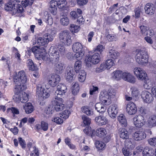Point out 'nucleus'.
<instances>
[{
    "label": "nucleus",
    "mask_w": 156,
    "mask_h": 156,
    "mask_svg": "<svg viewBox=\"0 0 156 156\" xmlns=\"http://www.w3.org/2000/svg\"><path fill=\"white\" fill-rule=\"evenodd\" d=\"M13 82L16 84L14 92L18 93L25 90L26 87L25 84L27 83V79L25 73L22 70L18 73H15L13 76Z\"/></svg>",
    "instance_id": "nucleus-1"
},
{
    "label": "nucleus",
    "mask_w": 156,
    "mask_h": 156,
    "mask_svg": "<svg viewBox=\"0 0 156 156\" xmlns=\"http://www.w3.org/2000/svg\"><path fill=\"white\" fill-rule=\"evenodd\" d=\"M20 1H14L12 2H9L6 3L5 6V9L9 11H12L13 14L16 13H22L23 11V9L19 3Z\"/></svg>",
    "instance_id": "nucleus-2"
},
{
    "label": "nucleus",
    "mask_w": 156,
    "mask_h": 156,
    "mask_svg": "<svg viewBox=\"0 0 156 156\" xmlns=\"http://www.w3.org/2000/svg\"><path fill=\"white\" fill-rule=\"evenodd\" d=\"M134 72L139 80H145L144 85V87L146 89H150L151 86V84L149 80H145L147 75L145 72L140 68L136 67L134 69Z\"/></svg>",
    "instance_id": "nucleus-3"
},
{
    "label": "nucleus",
    "mask_w": 156,
    "mask_h": 156,
    "mask_svg": "<svg viewBox=\"0 0 156 156\" xmlns=\"http://www.w3.org/2000/svg\"><path fill=\"white\" fill-rule=\"evenodd\" d=\"M136 59L139 64L142 65L146 64L148 59L147 51L145 49L139 50L136 55Z\"/></svg>",
    "instance_id": "nucleus-4"
},
{
    "label": "nucleus",
    "mask_w": 156,
    "mask_h": 156,
    "mask_svg": "<svg viewBox=\"0 0 156 156\" xmlns=\"http://www.w3.org/2000/svg\"><path fill=\"white\" fill-rule=\"evenodd\" d=\"M66 4L65 0H57L56 1H52L49 8V11L52 14L55 15L57 13L58 6L59 8H62L65 6Z\"/></svg>",
    "instance_id": "nucleus-5"
},
{
    "label": "nucleus",
    "mask_w": 156,
    "mask_h": 156,
    "mask_svg": "<svg viewBox=\"0 0 156 156\" xmlns=\"http://www.w3.org/2000/svg\"><path fill=\"white\" fill-rule=\"evenodd\" d=\"M59 37L60 41L63 44L68 46L72 43L71 34L68 30L61 31L59 34Z\"/></svg>",
    "instance_id": "nucleus-6"
},
{
    "label": "nucleus",
    "mask_w": 156,
    "mask_h": 156,
    "mask_svg": "<svg viewBox=\"0 0 156 156\" xmlns=\"http://www.w3.org/2000/svg\"><path fill=\"white\" fill-rule=\"evenodd\" d=\"M100 56L98 53H96L93 55L87 56L86 59V65L89 67L91 66V63L96 64L100 61Z\"/></svg>",
    "instance_id": "nucleus-7"
},
{
    "label": "nucleus",
    "mask_w": 156,
    "mask_h": 156,
    "mask_svg": "<svg viewBox=\"0 0 156 156\" xmlns=\"http://www.w3.org/2000/svg\"><path fill=\"white\" fill-rule=\"evenodd\" d=\"M51 102L56 111H61L63 109L64 106L62 104L63 101L62 98L54 97L52 99Z\"/></svg>",
    "instance_id": "nucleus-8"
},
{
    "label": "nucleus",
    "mask_w": 156,
    "mask_h": 156,
    "mask_svg": "<svg viewBox=\"0 0 156 156\" xmlns=\"http://www.w3.org/2000/svg\"><path fill=\"white\" fill-rule=\"evenodd\" d=\"M36 93L39 99L41 101H43L50 96V94L45 90L41 85H39L37 86Z\"/></svg>",
    "instance_id": "nucleus-9"
},
{
    "label": "nucleus",
    "mask_w": 156,
    "mask_h": 156,
    "mask_svg": "<svg viewBox=\"0 0 156 156\" xmlns=\"http://www.w3.org/2000/svg\"><path fill=\"white\" fill-rule=\"evenodd\" d=\"M67 87L63 84H59L57 86V90L55 93V97L61 98L66 91Z\"/></svg>",
    "instance_id": "nucleus-10"
},
{
    "label": "nucleus",
    "mask_w": 156,
    "mask_h": 156,
    "mask_svg": "<svg viewBox=\"0 0 156 156\" xmlns=\"http://www.w3.org/2000/svg\"><path fill=\"white\" fill-rule=\"evenodd\" d=\"M21 91L18 92V93L14 92L15 95L13 96V99H15L16 101H20L21 102L25 103L27 102L28 101V95L25 92H23L21 95V97L19 95Z\"/></svg>",
    "instance_id": "nucleus-11"
},
{
    "label": "nucleus",
    "mask_w": 156,
    "mask_h": 156,
    "mask_svg": "<svg viewBox=\"0 0 156 156\" xmlns=\"http://www.w3.org/2000/svg\"><path fill=\"white\" fill-rule=\"evenodd\" d=\"M134 125L137 127H141L145 123L146 120L144 117L141 115H139L136 116L133 119Z\"/></svg>",
    "instance_id": "nucleus-12"
},
{
    "label": "nucleus",
    "mask_w": 156,
    "mask_h": 156,
    "mask_svg": "<svg viewBox=\"0 0 156 156\" xmlns=\"http://www.w3.org/2000/svg\"><path fill=\"white\" fill-rule=\"evenodd\" d=\"M60 80L59 76L56 74H52L50 75L48 79L49 84L53 87H55Z\"/></svg>",
    "instance_id": "nucleus-13"
},
{
    "label": "nucleus",
    "mask_w": 156,
    "mask_h": 156,
    "mask_svg": "<svg viewBox=\"0 0 156 156\" xmlns=\"http://www.w3.org/2000/svg\"><path fill=\"white\" fill-rule=\"evenodd\" d=\"M49 54L51 60L59 59L60 55L57 49L54 46H51L49 50Z\"/></svg>",
    "instance_id": "nucleus-14"
},
{
    "label": "nucleus",
    "mask_w": 156,
    "mask_h": 156,
    "mask_svg": "<svg viewBox=\"0 0 156 156\" xmlns=\"http://www.w3.org/2000/svg\"><path fill=\"white\" fill-rule=\"evenodd\" d=\"M141 96L144 101L147 103H151L154 100V98L152 94L147 91H143Z\"/></svg>",
    "instance_id": "nucleus-15"
},
{
    "label": "nucleus",
    "mask_w": 156,
    "mask_h": 156,
    "mask_svg": "<svg viewBox=\"0 0 156 156\" xmlns=\"http://www.w3.org/2000/svg\"><path fill=\"white\" fill-rule=\"evenodd\" d=\"M122 78L125 81L131 83H134L136 81L134 77L127 72H125L122 73Z\"/></svg>",
    "instance_id": "nucleus-16"
},
{
    "label": "nucleus",
    "mask_w": 156,
    "mask_h": 156,
    "mask_svg": "<svg viewBox=\"0 0 156 156\" xmlns=\"http://www.w3.org/2000/svg\"><path fill=\"white\" fill-rule=\"evenodd\" d=\"M118 109L117 105H113L110 106L108 108V112L109 115L112 118H115L118 113Z\"/></svg>",
    "instance_id": "nucleus-17"
},
{
    "label": "nucleus",
    "mask_w": 156,
    "mask_h": 156,
    "mask_svg": "<svg viewBox=\"0 0 156 156\" xmlns=\"http://www.w3.org/2000/svg\"><path fill=\"white\" fill-rule=\"evenodd\" d=\"M59 59L51 60V61L54 65L55 69L57 73H61L64 69L63 64L58 62Z\"/></svg>",
    "instance_id": "nucleus-18"
},
{
    "label": "nucleus",
    "mask_w": 156,
    "mask_h": 156,
    "mask_svg": "<svg viewBox=\"0 0 156 156\" xmlns=\"http://www.w3.org/2000/svg\"><path fill=\"white\" fill-rule=\"evenodd\" d=\"M146 136L145 133L143 131H137L133 134V137L136 141H140L145 139Z\"/></svg>",
    "instance_id": "nucleus-19"
},
{
    "label": "nucleus",
    "mask_w": 156,
    "mask_h": 156,
    "mask_svg": "<svg viewBox=\"0 0 156 156\" xmlns=\"http://www.w3.org/2000/svg\"><path fill=\"white\" fill-rule=\"evenodd\" d=\"M126 112L130 115L135 114L137 111L136 106L133 103H129L126 106Z\"/></svg>",
    "instance_id": "nucleus-20"
},
{
    "label": "nucleus",
    "mask_w": 156,
    "mask_h": 156,
    "mask_svg": "<svg viewBox=\"0 0 156 156\" xmlns=\"http://www.w3.org/2000/svg\"><path fill=\"white\" fill-rule=\"evenodd\" d=\"M116 94V90L113 89H109L108 90L107 95H106V96L108 97V100L106 99H103L102 102L105 105H108L109 104L107 103V101L109 100V98H114L115 97V96Z\"/></svg>",
    "instance_id": "nucleus-21"
},
{
    "label": "nucleus",
    "mask_w": 156,
    "mask_h": 156,
    "mask_svg": "<svg viewBox=\"0 0 156 156\" xmlns=\"http://www.w3.org/2000/svg\"><path fill=\"white\" fill-rule=\"evenodd\" d=\"M145 12L147 14L151 15L154 14L155 11V8L154 5L151 3H148L146 4L144 7Z\"/></svg>",
    "instance_id": "nucleus-22"
},
{
    "label": "nucleus",
    "mask_w": 156,
    "mask_h": 156,
    "mask_svg": "<svg viewBox=\"0 0 156 156\" xmlns=\"http://www.w3.org/2000/svg\"><path fill=\"white\" fill-rule=\"evenodd\" d=\"M95 121L100 126L105 125L108 122V120L103 115L96 117L95 119Z\"/></svg>",
    "instance_id": "nucleus-23"
},
{
    "label": "nucleus",
    "mask_w": 156,
    "mask_h": 156,
    "mask_svg": "<svg viewBox=\"0 0 156 156\" xmlns=\"http://www.w3.org/2000/svg\"><path fill=\"white\" fill-rule=\"evenodd\" d=\"M147 126L150 127L156 126V115H153L150 117L147 122Z\"/></svg>",
    "instance_id": "nucleus-24"
},
{
    "label": "nucleus",
    "mask_w": 156,
    "mask_h": 156,
    "mask_svg": "<svg viewBox=\"0 0 156 156\" xmlns=\"http://www.w3.org/2000/svg\"><path fill=\"white\" fill-rule=\"evenodd\" d=\"M72 48L73 51L75 52L83 51L82 45L78 42H76L73 45Z\"/></svg>",
    "instance_id": "nucleus-25"
},
{
    "label": "nucleus",
    "mask_w": 156,
    "mask_h": 156,
    "mask_svg": "<svg viewBox=\"0 0 156 156\" xmlns=\"http://www.w3.org/2000/svg\"><path fill=\"white\" fill-rule=\"evenodd\" d=\"M31 51L35 54H39V55L40 56V55H41V53H42L43 52H45L46 51L43 47L40 48L36 46H35L31 48V49L30 50V51Z\"/></svg>",
    "instance_id": "nucleus-26"
},
{
    "label": "nucleus",
    "mask_w": 156,
    "mask_h": 156,
    "mask_svg": "<svg viewBox=\"0 0 156 156\" xmlns=\"http://www.w3.org/2000/svg\"><path fill=\"white\" fill-rule=\"evenodd\" d=\"M23 108L27 114L32 113L34 110V106L30 103H28L25 104L23 106Z\"/></svg>",
    "instance_id": "nucleus-27"
},
{
    "label": "nucleus",
    "mask_w": 156,
    "mask_h": 156,
    "mask_svg": "<svg viewBox=\"0 0 156 156\" xmlns=\"http://www.w3.org/2000/svg\"><path fill=\"white\" fill-rule=\"evenodd\" d=\"M119 133L120 137L123 139H127L129 137L128 132L125 129L120 128L119 129Z\"/></svg>",
    "instance_id": "nucleus-28"
},
{
    "label": "nucleus",
    "mask_w": 156,
    "mask_h": 156,
    "mask_svg": "<svg viewBox=\"0 0 156 156\" xmlns=\"http://www.w3.org/2000/svg\"><path fill=\"white\" fill-rule=\"evenodd\" d=\"M153 149L146 147L144 149L143 151V156H153L154 154Z\"/></svg>",
    "instance_id": "nucleus-29"
},
{
    "label": "nucleus",
    "mask_w": 156,
    "mask_h": 156,
    "mask_svg": "<svg viewBox=\"0 0 156 156\" xmlns=\"http://www.w3.org/2000/svg\"><path fill=\"white\" fill-rule=\"evenodd\" d=\"M81 111L82 112L86 114L87 115H94V116H95L93 112L91 110L90 108L87 106L83 107L81 108Z\"/></svg>",
    "instance_id": "nucleus-30"
},
{
    "label": "nucleus",
    "mask_w": 156,
    "mask_h": 156,
    "mask_svg": "<svg viewBox=\"0 0 156 156\" xmlns=\"http://www.w3.org/2000/svg\"><path fill=\"white\" fill-rule=\"evenodd\" d=\"M122 71L117 70L114 72L112 74L113 79L117 80H120L122 77Z\"/></svg>",
    "instance_id": "nucleus-31"
},
{
    "label": "nucleus",
    "mask_w": 156,
    "mask_h": 156,
    "mask_svg": "<svg viewBox=\"0 0 156 156\" xmlns=\"http://www.w3.org/2000/svg\"><path fill=\"white\" fill-rule=\"evenodd\" d=\"M118 119L119 122L123 127H126L127 125V122L125 116L122 114L120 115L118 117Z\"/></svg>",
    "instance_id": "nucleus-32"
},
{
    "label": "nucleus",
    "mask_w": 156,
    "mask_h": 156,
    "mask_svg": "<svg viewBox=\"0 0 156 156\" xmlns=\"http://www.w3.org/2000/svg\"><path fill=\"white\" fill-rule=\"evenodd\" d=\"M96 135L100 137H103L106 134V130L103 128L97 129L96 131Z\"/></svg>",
    "instance_id": "nucleus-33"
},
{
    "label": "nucleus",
    "mask_w": 156,
    "mask_h": 156,
    "mask_svg": "<svg viewBox=\"0 0 156 156\" xmlns=\"http://www.w3.org/2000/svg\"><path fill=\"white\" fill-rule=\"evenodd\" d=\"M109 55L110 57L113 59H117L119 56V54L117 51L111 49L109 52Z\"/></svg>",
    "instance_id": "nucleus-34"
},
{
    "label": "nucleus",
    "mask_w": 156,
    "mask_h": 156,
    "mask_svg": "<svg viewBox=\"0 0 156 156\" xmlns=\"http://www.w3.org/2000/svg\"><path fill=\"white\" fill-rule=\"evenodd\" d=\"M69 20L66 16L62 15L60 20V23L63 26H67L69 23Z\"/></svg>",
    "instance_id": "nucleus-35"
},
{
    "label": "nucleus",
    "mask_w": 156,
    "mask_h": 156,
    "mask_svg": "<svg viewBox=\"0 0 156 156\" xmlns=\"http://www.w3.org/2000/svg\"><path fill=\"white\" fill-rule=\"evenodd\" d=\"M80 89L79 86L77 83H75L73 86L72 92L73 94L74 95H76L79 91Z\"/></svg>",
    "instance_id": "nucleus-36"
},
{
    "label": "nucleus",
    "mask_w": 156,
    "mask_h": 156,
    "mask_svg": "<svg viewBox=\"0 0 156 156\" xmlns=\"http://www.w3.org/2000/svg\"><path fill=\"white\" fill-rule=\"evenodd\" d=\"M27 66H28L30 70L34 71L37 68L32 61L31 59H28L27 62Z\"/></svg>",
    "instance_id": "nucleus-37"
},
{
    "label": "nucleus",
    "mask_w": 156,
    "mask_h": 156,
    "mask_svg": "<svg viewBox=\"0 0 156 156\" xmlns=\"http://www.w3.org/2000/svg\"><path fill=\"white\" fill-rule=\"evenodd\" d=\"M82 66V62L80 60L76 61L74 65V69L76 73L79 72Z\"/></svg>",
    "instance_id": "nucleus-38"
},
{
    "label": "nucleus",
    "mask_w": 156,
    "mask_h": 156,
    "mask_svg": "<svg viewBox=\"0 0 156 156\" xmlns=\"http://www.w3.org/2000/svg\"><path fill=\"white\" fill-rule=\"evenodd\" d=\"M82 119L83 120V122L85 126H88L90 123V119L86 115H83L82 116Z\"/></svg>",
    "instance_id": "nucleus-39"
},
{
    "label": "nucleus",
    "mask_w": 156,
    "mask_h": 156,
    "mask_svg": "<svg viewBox=\"0 0 156 156\" xmlns=\"http://www.w3.org/2000/svg\"><path fill=\"white\" fill-rule=\"evenodd\" d=\"M95 146L98 149L103 150L105 147V145L101 141H97L95 142Z\"/></svg>",
    "instance_id": "nucleus-40"
},
{
    "label": "nucleus",
    "mask_w": 156,
    "mask_h": 156,
    "mask_svg": "<svg viewBox=\"0 0 156 156\" xmlns=\"http://www.w3.org/2000/svg\"><path fill=\"white\" fill-rule=\"evenodd\" d=\"M74 75V72L73 71V68L70 66H68L67 67L65 75L69 76H73Z\"/></svg>",
    "instance_id": "nucleus-41"
},
{
    "label": "nucleus",
    "mask_w": 156,
    "mask_h": 156,
    "mask_svg": "<svg viewBox=\"0 0 156 156\" xmlns=\"http://www.w3.org/2000/svg\"><path fill=\"white\" fill-rule=\"evenodd\" d=\"M105 63L107 68V69H109L115 65V63L111 59H107L105 62Z\"/></svg>",
    "instance_id": "nucleus-42"
},
{
    "label": "nucleus",
    "mask_w": 156,
    "mask_h": 156,
    "mask_svg": "<svg viewBox=\"0 0 156 156\" xmlns=\"http://www.w3.org/2000/svg\"><path fill=\"white\" fill-rule=\"evenodd\" d=\"M106 69H107V68L105 63H103L101 64L99 67L96 68V71L97 72L100 73L105 70Z\"/></svg>",
    "instance_id": "nucleus-43"
},
{
    "label": "nucleus",
    "mask_w": 156,
    "mask_h": 156,
    "mask_svg": "<svg viewBox=\"0 0 156 156\" xmlns=\"http://www.w3.org/2000/svg\"><path fill=\"white\" fill-rule=\"evenodd\" d=\"M80 27L71 24L70 26V30L72 33H76L80 30Z\"/></svg>",
    "instance_id": "nucleus-44"
},
{
    "label": "nucleus",
    "mask_w": 156,
    "mask_h": 156,
    "mask_svg": "<svg viewBox=\"0 0 156 156\" xmlns=\"http://www.w3.org/2000/svg\"><path fill=\"white\" fill-rule=\"evenodd\" d=\"M44 37L47 44L50 41H52L54 38V37L52 35L48 34H45Z\"/></svg>",
    "instance_id": "nucleus-45"
},
{
    "label": "nucleus",
    "mask_w": 156,
    "mask_h": 156,
    "mask_svg": "<svg viewBox=\"0 0 156 156\" xmlns=\"http://www.w3.org/2000/svg\"><path fill=\"white\" fill-rule=\"evenodd\" d=\"M7 112H10L13 114H18L19 112L18 110L15 107H12L11 108H9L7 110Z\"/></svg>",
    "instance_id": "nucleus-46"
},
{
    "label": "nucleus",
    "mask_w": 156,
    "mask_h": 156,
    "mask_svg": "<svg viewBox=\"0 0 156 156\" xmlns=\"http://www.w3.org/2000/svg\"><path fill=\"white\" fill-rule=\"evenodd\" d=\"M132 94L133 96H137L139 94V91L137 88L135 87H133L131 88Z\"/></svg>",
    "instance_id": "nucleus-47"
},
{
    "label": "nucleus",
    "mask_w": 156,
    "mask_h": 156,
    "mask_svg": "<svg viewBox=\"0 0 156 156\" xmlns=\"http://www.w3.org/2000/svg\"><path fill=\"white\" fill-rule=\"evenodd\" d=\"M70 114V112L68 110H65L61 115H62L60 116L63 118L66 119L68 118Z\"/></svg>",
    "instance_id": "nucleus-48"
},
{
    "label": "nucleus",
    "mask_w": 156,
    "mask_h": 156,
    "mask_svg": "<svg viewBox=\"0 0 156 156\" xmlns=\"http://www.w3.org/2000/svg\"><path fill=\"white\" fill-rule=\"evenodd\" d=\"M33 3V0H25V1H23L21 2L22 5L25 7L28 5H31Z\"/></svg>",
    "instance_id": "nucleus-49"
},
{
    "label": "nucleus",
    "mask_w": 156,
    "mask_h": 156,
    "mask_svg": "<svg viewBox=\"0 0 156 156\" xmlns=\"http://www.w3.org/2000/svg\"><path fill=\"white\" fill-rule=\"evenodd\" d=\"M41 129L44 131H47L48 129V124L44 121L41 122Z\"/></svg>",
    "instance_id": "nucleus-50"
},
{
    "label": "nucleus",
    "mask_w": 156,
    "mask_h": 156,
    "mask_svg": "<svg viewBox=\"0 0 156 156\" xmlns=\"http://www.w3.org/2000/svg\"><path fill=\"white\" fill-rule=\"evenodd\" d=\"M45 41H46L44 37L43 38L40 37L37 40V43L39 45L43 46L47 44Z\"/></svg>",
    "instance_id": "nucleus-51"
},
{
    "label": "nucleus",
    "mask_w": 156,
    "mask_h": 156,
    "mask_svg": "<svg viewBox=\"0 0 156 156\" xmlns=\"http://www.w3.org/2000/svg\"><path fill=\"white\" fill-rule=\"evenodd\" d=\"M52 108L51 107V106L49 105L45 108L44 110V112L46 114L49 115L52 114Z\"/></svg>",
    "instance_id": "nucleus-52"
},
{
    "label": "nucleus",
    "mask_w": 156,
    "mask_h": 156,
    "mask_svg": "<svg viewBox=\"0 0 156 156\" xmlns=\"http://www.w3.org/2000/svg\"><path fill=\"white\" fill-rule=\"evenodd\" d=\"M76 53L74 55V58H78L80 60L82 58V56L83 55V51H80V52H76Z\"/></svg>",
    "instance_id": "nucleus-53"
},
{
    "label": "nucleus",
    "mask_w": 156,
    "mask_h": 156,
    "mask_svg": "<svg viewBox=\"0 0 156 156\" xmlns=\"http://www.w3.org/2000/svg\"><path fill=\"white\" fill-rule=\"evenodd\" d=\"M34 150L30 154L31 156H39V152L37 148L35 147H33Z\"/></svg>",
    "instance_id": "nucleus-54"
},
{
    "label": "nucleus",
    "mask_w": 156,
    "mask_h": 156,
    "mask_svg": "<svg viewBox=\"0 0 156 156\" xmlns=\"http://www.w3.org/2000/svg\"><path fill=\"white\" fill-rule=\"evenodd\" d=\"M88 0H77L78 5L80 6H83L86 5Z\"/></svg>",
    "instance_id": "nucleus-55"
},
{
    "label": "nucleus",
    "mask_w": 156,
    "mask_h": 156,
    "mask_svg": "<svg viewBox=\"0 0 156 156\" xmlns=\"http://www.w3.org/2000/svg\"><path fill=\"white\" fill-rule=\"evenodd\" d=\"M149 144L152 146L156 145V138H152L148 140Z\"/></svg>",
    "instance_id": "nucleus-56"
},
{
    "label": "nucleus",
    "mask_w": 156,
    "mask_h": 156,
    "mask_svg": "<svg viewBox=\"0 0 156 156\" xmlns=\"http://www.w3.org/2000/svg\"><path fill=\"white\" fill-rule=\"evenodd\" d=\"M125 145L126 147L129 149H132L133 147V145L131 141L126 140L125 142Z\"/></svg>",
    "instance_id": "nucleus-57"
},
{
    "label": "nucleus",
    "mask_w": 156,
    "mask_h": 156,
    "mask_svg": "<svg viewBox=\"0 0 156 156\" xmlns=\"http://www.w3.org/2000/svg\"><path fill=\"white\" fill-rule=\"evenodd\" d=\"M107 38L108 40L109 41H115L116 38L115 35L111 34H108L107 36Z\"/></svg>",
    "instance_id": "nucleus-58"
},
{
    "label": "nucleus",
    "mask_w": 156,
    "mask_h": 156,
    "mask_svg": "<svg viewBox=\"0 0 156 156\" xmlns=\"http://www.w3.org/2000/svg\"><path fill=\"white\" fill-rule=\"evenodd\" d=\"M52 121L58 124L62 123L63 122V120L59 117H55L52 120Z\"/></svg>",
    "instance_id": "nucleus-59"
},
{
    "label": "nucleus",
    "mask_w": 156,
    "mask_h": 156,
    "mask_svg": "<svg viewBox=\"0 0 156 156\" xmlns=\"http://www.w3.org/2000/svg\"><path fill=\"white\" fill-rule=\"evenodd\" d=\"M19 143L23 148H24L26 147V143L24 140H23L21 137L19 138Z\"/></svg>",
    "instance_id": "nucleus-60"
},
{
    "label": "nucleus",
    "mask_w": 156,
    "mask_h": 156,
    "mask_svg": "<svg viewBox=\"0 0 156 156\" xmlns=\"http://www.w3.org/2000/svg\"><path fill=\"white\" fill-rule=\"evenodd\" d=\"M70 15L72 19H75L77 18L78 15L76 12L75 11H72L70 12Z\"/></svg>",
    "instance_id": "nucleus-61"
},
{
    "label": "nucleus",
    "mask_w": 156,
    "mask_h": 156,
    "mask_svg": "<svg viewBox=\"0 0 156 156\" xmlns=\"http://www.w3.org/2000/svg\"><path fill=\"white\" fill-rule=\"evenodd\" d=\"M129 149V148H126V147H125V148H122V152L125 156H128L129 155L130 152Z\"/></svg>",
    "instance_id": "nucleus-62"
},
{
    "label": "nucleus",
    "mask_w": 156,
    "mask_h": 156,
    "mask_svg": "<svg viewBox=\"0 0 156 156\" xmlns=\"http://www.w3.org/2000/svg\"><path fill=\"white\" fill-rule=\"evenodd\" d=\"M58 52H60L61 55H64L66 52L65 48L63 46H59L58 47Z\"/></svg>",
    "instance_id": "nucleus-63"
},
{
    "label": "nucleus",
    "mask_w": 156,
    "mask_h": 156,
    "mask_svg": "<svg viewBox=\"0 0 156 156\" xmlns=\"http://www.w3.org/2000/svg\"><path fill=\"white\" fill-rule=\"evenodd\" d=\"M98 88L97 87L93 86L92 88H91L90 90V95H92L95 93V92L98 91Z\"/></svg>",
    "instance_id": "nucleus-64"
}]
</instances>
